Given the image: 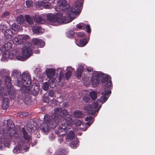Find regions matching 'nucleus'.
Returning <instances> with one entry per match:
<instances>
[{"instance_id": "f8f14e48", "label": "nucleus", "mask_w": 155, "mask_h": 155, "mask_svg": "<svg viewBox=\"0 0 155 155\" xmlns=\"http://www.w3.org/2000/svg\"><path fill=\"white\" fill-rule=\"evenodd\" d=\"M60 124L59 127L55 130V133L59 136L65 134L67 131V127L65 125Z\"/></svg>"}, {"instance_id": "473e14b6", "label": "nucleus", "mask_w": 155, "mask_h": 155, "mask_svg": "<svg viewBox=\"0 0 155 155\" xmlns=\"http://www.w3.org/2000/svg\"><path fill=\"white\" fill-rule=\"evenodd\" d=\"M74 137V133L73 131H71L69 132L66 137V140L67 141H69L72 140Z\"/></svg>"}, {"instance_id": "5fc2aeb1", "label": "nucleus", "mask_w": 155, "mask_h": 155, "mask_svg": "<svg viewBox=\"0 0 155 155\" xmlns=\"http://www.w3.org/2000/svg\"><path fill=\"white\" fill-rule=\"evenodd\" d=\"M94 71V72H88V75L87 74V75L91 76V77H94L95 76H96L97 77V74H97V73H96L100 72H98V71Z\"/></svg>"}, {"instance_id": "2eb2a0df", "label": "nucleus", "mask_w": 155, "mask_h": 155, "mask_svg": "<svg viewBox=\"0 0 155 155\" xmlns=\"http://www.w3.org/2000/svg\"><path fill=\"white\" fill-rule=\"evenodd\" d=\"M32 44L38 48L43 47L45 45L44 41L37 38H33L31 41Z\"/></svg>"}, {"instance_id": "e2e57ef3", "label": "nucleus", "mask_w": 155, "mask_h": 155, "mask_svg": "<svg viewBox=\"0 0 155 155\" xmlns=\"http://www.w3.org/2000/svg\"><path fill=\"white\" fill-rule=\"evenodd\" d=\"M93 119V117L91 116L87 117L85 118V120L87 121L91 122Z\"/></svg>"}, {"instance_id": "de8ad7c7", "label": "nucleus", "mask_w": 155, "mask_h": 155, "mask_svg": "<svg viewBox=\"0 0 155 155\" xmlns=\"http://www.w3.org/2000/svg\"><path fill=\"white\" fill-rule=\"evenodd\" d=\"M49 86V84L47 82H44L43 84V89L45 91H47L48 89Z\"/></svg>"}, {"instance_id": "f03ea898", "label": "nucleus", "mask_w": 155, "mask_h": 155, "mask_svg": "<svg viewBox=\"0 0 155 155\" xmlns=\"http://www.w3.org/2000/svg\"><path fill=\"white\" fill-rule=\"evenodd\" d=\"M5 85L6 87H2L0 89V97L3 98L9 95L11 100L13 99L15 96V89L12 85L11 83H8Z\"/></svg>"}, {"instance_id": "9b49d317", "label": "nucleus", "mask_w": 155, "mask_h": 155, "mask_svg": "<svg viewBox=\"0 0 155 155\" xmlns=\"http://www.w3.org/2000/svg\"><path fill=\"white\" fill-rule=\"evenodd\" d=\"M73 124V120L72 119L71 116L68 114L64 117V118L62 119V121H60V123L59 124L61 125H65L67 127L68 126H71Z\"/></svg>"}, {"instance_id": "f257e3e1", "label": "nucleus", "mask_w": 155, "mask_h": 155, "mask_svg": "<svg viewBox=\"0 0 155 155\" xmlns=\"http://www.w3.org/2000/svg\"><path fill=\"white\" fill-rule=\"evenodd\" d=\"M12 76L17 79V84L19 87H21V89L24 90L25 88V93L30 92V89L29 88L31 83V80L29 75L25 73H23L22 74V78L21 77V73L16 70H14L12 74Z\"/></svg>"}, {"instance_id": "bf43d9fd", "label": "nucleus", "mask_w": 155, "mask_h": 155, "mask_svg": "<svg viewBox=\"0 0 155 155\" xmlns=\"http://www.w3.org/2000/svg\"><path fill=\"white\" fill-rule=\"evenodd\" d=\"M112 81L110 80V81H108L106 84V87L107 88H110L112 87Z\"/></svg>"}, {"instance_id": "4468645a", "label": "nucleus", "mask_w": 155, "mask_h": 155, "mask_svg": "<svg viewBox=\"0 0 155 155\" xmlns=\"http://www.w3.org/2000/svg\"><path fill=\"white\" fill-rule=\"evenodd\" d=\"M111 91L105 90L101 94V96L98 100L102 103L103 104L105 103L108 99L109 97V95L111 94Z\"/></svg>"}, {"instance_id": "774afa93", "label": "nucleus", "mask_w": 155, "mask_h": 155, "mask_svg": "<svg viewBox=\"0 0 155 155\" xmlns=\"http://www.w3.org/2000/svg\"><path fill=\"white\" fill-rule=\"evenodd\" d=\"M78 36L80 37H83L85 36L84 33L83 32H79L78 33Z\"/></svg>"}, {"instance_id": "6e6552de", "label": "nucleus", "mask_w": 155, "mask_h": 155, "mask_svg": "<svg viewBox=\"0 0 155 155\" xmlns=\"http://www.w3.org/2000/svg\"><path fill=\"white\" fill-rule=\"evenodd\" d=\"M58 5L62 7L63 9L64 10H65L66 12V17L68 18L70 17H71L72 16L74 15H76L73 14H70V15L68 13H70V10L71 8H70V9H68L69 7V5L68 4H67L66 1V0H61L58 3Z\"/></svg>"}, {"instance_id": "8fccbe9b", "label": "nucleus", "mask_w": 155, "mask_h": 155, "mask_svg": "<svg viewBox=\"0 0 155 155\" xmlns=\"http://www.w3.org/2000/svg\"><path fill=\"white\" fill-rule=\"evenodd\" d=\"M72 71H68L65 74V76L67 80L69 79L71 76Z\"/></svg>"}, {"instance_id": "cd10ccee", "label": "nucleus", "mask_w": 155, "mask_h": 155, "mask_svg": "<svg viewBox=\"0 0 155 155\" xmlns=\"http://www.w3.org/2000/svg\"><path fill=\"white\" fill-rule=\"evenodd\" d=\"M88 41L86 38H84L80 40L79 41H76V44L80 47L85 46L88 43Z\"/></svg>"}, {"instance_id": "09e8293b", "label": "nucleus", "mask_w": 155, "mask_h": 155, "mask_svg": "<svg viewBox=\"0 0 155 155\" xmlns=\"http://www.w3.org/2000/svg\"><path fill=\"white\" fill-rule=\"evenodd\" d=\"M15 56H13V58ZM15 58L17 59V60H20L21 61H23L25 60V58H25L24 56H22L21 55H18L16 56Z\"/></svg>"}, {"instance_id": "e433bc0d", "label": "nucleus", "mask_w": 155, "mask_h": 155, "mask_svg": "<svg viewBox=\"0 0 155 155\" xmlns=\"http://www.w3.org/2000/svg\"><path fill=\"white\" fill-rule=\"evenodd\" d=\"M25 20L26 22L30 25L32 24L33 23V18L29 15H26L25 16Z\"/></svg>"}, {"instance_id": "7c9ffc66", "label": "nucleus", "mask_w": 155, "mask_h": 155, "mask_svg": "<svg viewBox=\"0 0 155 155\" xmlns=\"http://www.w3.org/2000/svg\"><path fill=\"white\" fill-rule=\"evenodd\" d=\"M79 142V140L77 138L76 139H75V141H73L72 142L70 143V147L73 148H76L78 146V144Z\"/></svg>"}, {"instance_id": "c756f323", "label": "nucleus", "mask_w": 155, "mask_h": 155, "mask_svg": "<svg viewBox=\"0 0 155 155\" xmlns=\"http://www.w3.org/2000/svg\"><path fill=\"white\" fill-rule=\"evenodd\" d=\"M33 31L34 33L37 35H39L40 33H42V28L39 25H36L34 26L33 28Z\"/></svg>"}, {"instance_id": "1a4fd4ad", "label": "nucleus", "mask_w": 155, "mask_h": 155, "mask_svg": "<svg viewBox=\"0 0 155 155\" xmlns=\"http://www.w3.org/2000/svg\"><path fill=\"white\" fill-rule=\"evenodd\" d=\"M9 72L6 69H3L0 71V76L1 78L4 80L5 84H7L8 83H11V79L9 76Z\"/></svg>"}, {"instance_id": "6e6d98bb", "label": "nucleus", "mask_w": 155, "mask_h": 155, "mask_svg": "<svg viewBox=\"0 0 155 155\" xmlns=\"http://www.w3.org/2000/svg\"><path fill=\"white\" fill-rule=\"evenodd\" d=\"M33 4V2L27 0L26 1V5L27 7H31Z\"/></svg>"}, {"instance_id": "680f3d73", "label": "nucleus", "mask_w": 155, "mask_h": 155, "mask_svg": "<svg viewBox=\"0 0 155 155\" xmlns=\"http://www.w3.org/2000/svg\"><path fill=\"white\" fill-rule=\"evenodd\" d=\"M68 36L70 38H72L74 35V32L73 31H69L68 33Z\"/></svg>"}, {"instance_id": "0e129e2a", "label": "nucleus", "mask_w": 155, "mask_h": 155, "mask_svg": "<svg viewBox=\"0 0 155 155\" xmlns=\"http://www.w3.org/2000/svg\"><path fill=\"white\" fill-rule=\"evenodd\" d=\"M49 101V98L48 97L44 96L43 97V102L48 103Z\"/></svg>"}, {"instance_id": "b1692460", "label": "nucleus", "mask_w": 155, "mask_h": 155, "mask_svg": "<svg viewBox=\"0 0 155 155\" xmlns=\"http://www.w3.org/2000/svg\"><path fill=\"white\" fill-rule=\"evenodd\" d=\"M10 134L12 136L14 137L17 139L21 138L22 135V129L21 130H19L16 132L15 130L12 132L10 133Z\"/></svg>"}, {"instance_id": "a18cd8bd", "label": "nucleus", "mask_w": 155, "mask_h": 155, "mask_svg": "<svg viewBox=\"0 0 155 155\" xmlns=\"http://www.w3.org/2000/svg\"><path fill=\"white\" fill-rule=\"evenodd\" d=\"M52 5L49 2H44V7L45 9H49L51 8L52 7Z\"/></svg>"}, {"instance_id": "c85d7f7f", "label": "nucleus", "mask_w": 155, "mask_h": 155, "mask_svg": "<svg viewBox=\"0 0 155 155\" xmlns=\"http://www.w3.org/2000/svg\"><path fill=\"white\" fill-rule=\"evenodd\" d=\"M57 81V80L54 78H49L48 84L50 87L53 88L55 87L56 85V82Z\"/></svg>"}, {"instance_id": "39448f33", "label": "nucleus", "mask_w": 155, "mask_h": 155, "mask_svg": "<svg viewBox=\"0 0 155 155\" xmlns=\"http://www.w3.org/2000/svg\"><path fill=\"white\" fill-rule=\"evenodd\" d=\"M46 16L48 20L51 22L61 23L63 22V15L61 13H58L56 14L48 13Z\"/></svg>"}, {"instance_id": "13d9d810", "label": "nucleus", "mask_w": 155, "mask_h": 155, "mask_svg": "<svg viewBox=\"0 0 155 155\" xmlns=\"http://www.w3.org/2000/svg\"><path fill=\"white\" fill-rule=\"evenodd\" d=\"M6 146L5 142L3 141H0V150H2Z\"/></svg>"}, {"instance_id": "ea45409f", "label": "nucleus", "mask_w": 155, "mask_h": 155, "mask_svg": "<svg viewBox=\"0 0 155 155\" xmlns=\"http://www.w3.org/2000/svg\"><path fill=\"white\" fill-rule=\"evenodd\" d=\"M97 94L95 91H92L89 94L90 97L91 98L92 100H94L96 99L97 97Z\"/></svg>"}, {"instance_id": "69168bd1", "label": "nucleus", "mask_w": 155, "mask_h": 155, "mask_svg": "<svg viewBox=\"0 0 155 155\" xmlns=\"http://www.w3.org/2000/svg\"><path fill=\"white\" fill-rule=\"evenodd\" d=\"M55 138V136L53 133H51L49 136V139L51 141L54 140Z\"/></svg>"}, {"instance_id": "a878e982", "label": "nucleus", "mask_w": 155, "mask_h": 155, "mask_svg": "<svg viewBox=\"0 0 155 155\" xmlns=\"http://www.w3.org/2000/svg\"><path fill=\"white\" fill-rule=\"evenodd\" d=\"M33 18L35 22L37 23H41L43 21L44 18L40 15L38 13L35 14L33 16Z\"/></svg>"}, {"instance_id": "aec40b11", "label": "nucleus", "mask_w": 155, "mask_h": 155, "mask_svg": "<svg viewBox=\"0 0 155 155\" xmlns=\"http://www.w3.org/2000/svg\"><path fill=\"white\" fill-rule=\"evenodd\" d=\"M90 104L92 110V112L90 113V114L92 115H94L96 112H98L99 110V108L96 110H94V109L98 107V103L97 102H93Z\"/></svg>"}, {"instance_id": "7ed1b4c3", "label": "nucleus", "mask_w": 155, "mask_h": 155, "mask_svg": "<svg viewBox=\"0 0 155 155\" xmlns=\"http://www.w3.org/2000/svg\"><path fill=\"white\" fill-rule=\"evenodd\" d=\"M57 125V122L51 117L48 118L45 120V122L42 123L40 127V130L45 134L48 133L50 128H55Z\"/></svg>"}, {"instance_id": "20e7f679", "label": "nucleus", "mask_w": 155, "mask_h": 155, "mask_svg": "<svg viewBox=\"0 0 155 155\" xmlns=\"http://www.w3.org/2000/svg\"><path fill=\"white\" fill-rule=\"evenodd\" d=\"M54 113L51 116V117L57 122V125L59 124L60 121L64 118L69 114L67 110H61L60 108H57L54 110Z\"/></svg>"}, {"instance_id": "9d476101", "label": "nucleus", "mask_w": 155, "mask_h": 155, "mask_svg": "<svg viewBox=\"0 0 155 155\" xmlns=\"http://www.w3.org/2000/svg\"><path fill=\"white\" fill-rule=\"evenodd\" d=\"M0 29L4 33L5 39H10L12 38L13 34L10 29H7L6 26L4 25L0 26Z\"/></svg>"}, {"instance_id": "c9c22d12", "label": "nucleus", "mask_w": 155, "mask_h": 155, "mask_svg": "<svg viewBox=\"0 0 155 155\" xmlns=\"http://www.w3.org/2000/svg\"><path fill=\"white\" fill-rule=\"evenodd\" d=\"M19 37L22 41V43H23L24 41H26L30 38L29 36L28 35H19Z\"/></svg>"}, {"instance_id": "3c124183", "label": "nucleus", "mask_w": 155, "mask_h": 155, "mask_svg": "<svg viewBox=\"0 0 155 155\" xmlns=\"http://www.w3.org/2000/svg\"><path fill=\"white\" fill-rule=\"evenodd\" d=\"M44 4V1H38L36 3V5L39 8H42L43 7Z\"/></svg>"}, {"instance_id": "052dcab7", "label": "nucleus", "mask_w": 155, "mask_h": 155, "mask_svg": "<svg viewBox=\"0 0 155 155\" xmlns=\"http://www.w3.org/2000/svg\"><path fill=\"white\" fill-rule=\"evenodd\" d=\"M28 114V112H23L21 113L20 116L21 117H26Z\"/></svg>"}, {"instance_id": "393cba45", "label": "nucleus", "mask_w": 155, "mask_h": 155, "mask_svg": "<svg viewBox=\"0 0 155 155\" xmlns=\"http://www.w3.org/2000/svg\"><path fill=\"white\" fill-rule=\"evenodd\" d=\"M100 77L96 76L92 77L91 78V81L92 85L93 87H95L99 83Z\"/></svg>"}, {"instance_id": "2f4dec72", "label": "nucleus", "mask_w": 155, "mask_h": 155, "mask_svg": "<svg viewBox=\"0 0 155 155\" xmlns=\"http://www.w3.org/2000/svg\"><path fill=\"white\" fill-rule=\"evenodd\" d=\"M73 115L74 117L80 118L82 117L83 114L82 111L79 110H77L74 111Z\"/></svg>"}, {"instance_id": "a19ab883", "label": "nucleus", "mask_w": 155, "mask_h": 155, "mask_svg": "<svg viewBox=\"0 0 155 155\" xmlns=\"http://www.w3.org/2000/svg\"><path fill=\"white\" fill-rule=\"evenodd\" d=\"M20 28V26L16 23H14L12 25L11 29L15 31H18Z\"/></svg>"}, {"instance_id": "6ab92c4d", "label": "nucleus", "mask_w": 155, "mask_h": 155, "mask_svg": "<svg viewBox=\"0 0 155 155\" xmlns=\"http://www.w3.org/2000/svg\"><path fill=\"white\" fill-rule=\"evenodd\" d=\"M22 137L24 139L28 142L31 140V134H28L25 130L24 128H22Z\"/></svg>"}, {"instance_id": "4d7b16f0", "label": "nucleus", "mask_w": 155, "mask_h": 155, "mask_svg": "<svg viewBox=\"0 0 155 155\" xmlns=\"http://www.w3.org/2000/svg\"><path fill=\"white\" fill-rule=\"evenodd\" d=\"M10 13L8 12H5L2 15L1 17L2 18H6L9 16Z\"/></svg>"}, {"instance_id": "f3484780", "label": "nucleus", "mask_w": 155, "mask_h": 155, "mask_svg": "<svg viewBox=\"0 0 155 155\" xmlns=\"http://www.w3.org/2000/svg\"><path fill=\"white\" fill-rule=\"evenodd\" d=\"M97 77L100 78H102L101 79V82L102 83H105L109 81L110 76L108 75H105L104 73L101 72H97Z\"/></svg>"}, {"instance_id": "72a5a7b5", "label": "nucleus", "mask_w": 155, "mask_h": 155, "mask_svg": "<svg viewBox=\"0 0 155 155\" xmlns=\"http://www.w3.org/2000/svg\"><path fill=\"white\" fill-rule=\"evenodd\" d=\"M67 151L65 149L61 148L58 151L56 152L55 155H66Z\"/></svg>"}, {"instance_id": "338daca9", "label": "nucleus", "mask_w": 155, "mask_h": 155, "mask_svg": "<svg viewBox=\"0 0 155 155\" xmlns=\"http://www.w3.org/2000/svg\"><path fill=\"white\" fill-rule=\"evenodd\" d=\"M48 95L50 97H54V91H50L49 92Z\"/></svg>"}, {"instance_id": "a211bd4d", "label": "nucleus", "mask_w": 155, "mask_h": 155, "mask_svg": "<svg viewBox=\"0 0 155 155\" xmlns=\"http://www.w3.org/2000/svg\"><path fill=\"white\" fill-rule=\"evenodd\" d=\"M39 86L36 84H33L31 87V94L34 96L37 95L39 91Z\"/></svg>"}, {"instance_id": "423d86ee", "label": "nucleus", "mask_w": 155, "mask_h": 155, "mask_svg": "<svg viewBox=\"0 0 155 155\" xmlns=\"http://www.w3.org/2000/svg\"><path fill=\"white\" fill-rule=\"evenodd\" d=\"M83 0H77L76 1L74 6H72L70 12L68 13L70 15V14H73L75 15H78L81 12L83 8Z\"/></svg>"}, {"instance_id": "603ef678", "label": "nucleus", "mask_w": 155, "mask_h": 155, "mask_svg": "<svg viewBox=\"0 0 155 155\" xmlns=\"http://www.w3.org/2000/svg\"><path fill=\"white\" fill-rule=\"evenodd\" d=\"M83 109L85 110L90 111L92 112L90 104H87L84 106L83 107Z\"/></svg>"}, {"instance_id": "864d4df0", "label": "nucleus", "mask_w": 155, "mask_h": 155, "mask_svg": "<svg viewBox=\"0 0 155 155\" xmlns=\"http://www.w3.org/2000/svg\"><path fill=\"white\" fill-rule=\"evenodd\" d=\"M55 9L57 11V12H60L63 11L66 13V12L65 10H64L62 8V7H61V6L59 5L55 8Z\"/></svg>"}, {"instance_id": "bb28decb", "label": "nucleus", "mask_w": 155, "mask_h": 155, "mask_svg": "<svg viewBox=\"0 0 155 155\" xmlns=\"http://www.w3.org/2000/svg\"><path fill=\"white\" fill-rule=\"evenodd\" d=\"M34 123V121L33 120L31 119L28 120L26 125L28 130L31 131L33 129L34 127L35 126Z\"/></svg>"}, {"instance_id": "79ce46f5", "label": "nucleus", "mask_w": 155, "mask_h": 155, "mask_svg": "<svg viewBox=\"0 0 155 155\" xmlns=\"http://www.w3.org/2000/svg\"><path fill=\"white\" fill-rule=\"evenodd\" d=\"M12 54L11 53H8L6 54L5 53L3 54V58L6 59L9 58V59H13L15 58L13 57H12Z\"/></svg>"}, {"instance_id": "37998d69", "label": "nucleus", "mask_w": 155, "mask_h": 155, "mask_svg": "<svg viewBox=\"0 0 155 155\" xmlns=\"http://www.w3.org/2000/svg\"><path fill=\"white\" fill-rule=\"evenodd\" d=\"M73 123L76 126H79L82 124V122L78 119H76L74 121H73Z\"/></svg>"}, {"instance_id": "49530a36", "label": "nucleus", "mask_w": 155, "mask_h": 155, "mask_svg": "<svg viewBox=\"0 0 155 155\" xmlns=\"http://www.w3.org/2000/svg\"><path fill=\"white\" fill-rule=\"evenodd\" d=\"M86 28V31L87 33L89 34L91 32V29L89 25H85V26L83 27V29H85Z\"/></svg>"}, {"instance_id": "0eeeda50", "label": "nucleus", "mask_w": 155, "mask_h": 155, "mask_svg": "<svg viewBox=\"0 0 155 155\" xmlns=\"http://www.w3.org/2000/svg\"><path fill=\"white\" fill-rule=\"evenodd\" d=\"M26 143L24 141H22L19 142L18 145L14 147L13 150V152L16 154L18 153H23L24 151L23 150H25V151H28V147L26 146V147L25 148L24 146L25 147L26 146Z\"/></svg>"}, {"instance_id": "4c0bfd02", "label": "nucleus", "mask_w": 155, "mask_h": 155, "mask_svg": "<svg viewBox=\"0 0 155 155\" xmlns=\"http://www.w3.org/2000/svg\"><path fill=\"white\" fill-rule=\"evenodd\" d=\"M12 42L15 44L16 45L22 44V41H21L20 38L19 37V35L14 38L12 40Z\"/></svg>"}, {"instance_id": "4be33fe9", "label": "nucleus", "mask_w": 155, "mask_h": 155, "mask_svg": "<svg viewBox=\"0 0 155 155\" xmlns=\"http://www.w3.org/2000/svg\"><path fill=\"white\" fill-rule=\"evenodd\" d=\"M84 69V67L82 65H81L77 69L75 76L78 79H80L81 78Z\"/></svg>"}, {"instance_id": "412c9836", "label": "nucleus", "mask_w": 155, "mask_h": 155, "mask_svg": "<svg viewBox=\"0 0 155 155\" xmlns=\"http://www.w3.org/2000/svg\"><path fill=\"white\" fill-rule=\"evenodd\" d=\"M45 71L47 77L49 78H53L55 73V70L52 68L46 69Z\"/></svg>"}, {"instance_id": "ddd939ff", "label": "nucleus", "mask_w": 155, "mask_h": 155, "mask_svg": "<svg viewBox=\"0 0 155 155\" xmlns=\"http://www.w3.org/2000/svg\"><path fill=\"white\" fill-rule=\"evenodd\" d=\"M32 53L31 48L29 46H25L22 48V54L25 58H28L30 57Z\"/></svg>"}, {"instance_id": "58836bf2", "label": "nucleus", "mask_w": 155, "mask_h": 155, "mask_svg": "<svg viewBox=\"0 0 155 155\" xmlns=\"http://www.w3.org/2000/svg\"><path fill=\"white\" fill-rule=\"evenodd\" d=\"M16 21L18 24H23L25 21V18L22 15H20L17 17L16 18Z\"/></svg>"}, {"instance_id": "5701e85b", "label": "nucleus", "mask_w": 155, "mask_h": 155, "mask_svg": "<svg viewBox=\"0 0 155 155\" xmlns=\"http://www.w3.org/2000/svg\"><path fill=\"white\" fill-rule=\"evenodd\" d=\"M9 103L8 98V97L4 98L2 100V108L4 110H6L8 107Z\"/></svg>"}, {"instance_id": "dca6fc26", "label": "nucleus", "mask_w": 155, "mask_h": 155, "mask_svg": "<svg viewBox=\"0 0 155 155\" xmlns=\"http://www.w3.org/2000/svg\"><path fill=\"white\" fill-rule=\"evenodd\" d=\"M6 129L10 133H12L15 130V125L10 119L7 120V126Z\"/></svg>"}, {"instance_id": "f704fd0d", "label": "nucleus", "mask_w": 155, "mask_h": 155, "mask_svg": "<svg viewBox=\"0 0 155 155\" xmlns=\"http://www.w3.org/2000/svg\"><path fill=\"white\" fill-rule=\"evenodd\" d=\"M12 44L11 43L9 42H8L7 43L5 44L3 46V48L5 49V51H7L12 47Z\"/></svg>"}, {"instance_id": "c03bdc74", "label": "nucleus", "mask_w": 155, "mask_h": 155, "mask_svg": "<svg viewBox=\"0 0 155 155\" xmlns=\"http://www.w3.org/2000/svg\"><path fill=\"white\" fill-rule=\"evenodd\" d=\"M90 99V97L88 94L85 95L83 98V101L85 103L88 102Z\"/></svg>"}]
</instances>
